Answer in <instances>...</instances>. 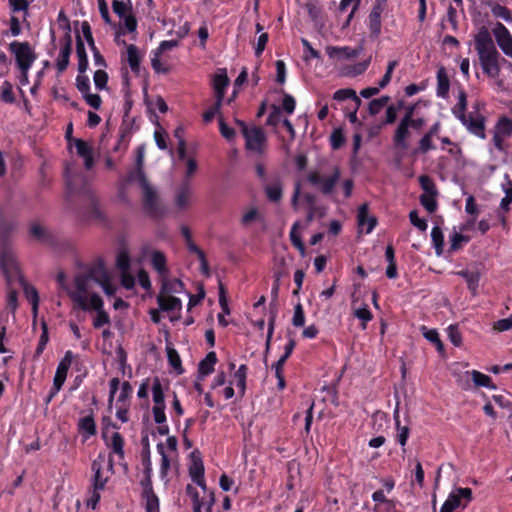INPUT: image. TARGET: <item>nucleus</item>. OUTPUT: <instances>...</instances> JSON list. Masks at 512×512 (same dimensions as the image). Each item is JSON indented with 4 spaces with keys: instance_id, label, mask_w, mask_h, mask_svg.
Masks as SVG:
<instances>
[{
    "instance_id": "nucleus-10",
    "label": "nucleus",
    "mask_w": 512,
    "mask_h": 512,
    "mask_svg": "<svg viewBox=\"0 0 512 512\" xmlns=\"http://www.w3.org/2000/svg\"><path fill=\"white\" fill-rule=\"evenodd\" d=\"M492 33L499 48L503 53L512 58V35L509 30L500 22L492 28Z\"/></svg>"
},
{
    "instance_id": "nucleus-1",
    "label": "nucleus",
    "mask_w": 512,
    "mask_h": 512,
    "mask_svg": "<svg viewBox=\"0 0 512 512\" xmlns=\"http://www.w3.org/2000/svg\"><path fill=\"white\" fill-rule=\"evenodd\" d=\"M286 81V64L283 60L276 61L275 83L280 87L271 88L264 99L269 106V115L265 125L278 133V127L282 125L288 130V93L282 86Z\"/></svg>"
},
{
    "instance_id": "nucleus-45",
    "label": "nucleus",
    "mask_w": 512,
    "mask_h": 512,
    "mask_svg": "<svg viewBox=\"0 0 512 512\" xmlns=\"http://www.w3.org/2000/svg\"><path fill=\"white\" fill-rule=\"evenodd\" d=\"M125 181L126 183L138 182L140 187L148 183L146 175L143 171V167L137 166L131 171H129Z\"/></svg>"
},
{
    "instance_id": "nucleus-15",
    "label": "nucleus",
    "mask_w": 512,
    "mask_h": 512,
    "mask_svg": "<svg viewBox=\"0 0 512 512\" xmlns=\"http://www.w3.org/2000/svg\"><path fill=\"white\" fill-rule=\"evenodd\" d=\"M229 84L230 79L227 75V70L225 68L218 69L212 79L215 100L223 102Z\"/></svg>"
},
{
    "instance_id": "nucleus-51",
    "label": "nucleus",
    "mask_w": 512,
    "mask_h": 512,
    "mask_svg": "<svg viewBox=\"0 0 512 512\" xmlns=\"http://www.w3.org/2000/svg\"><path fill=\"white\" fill-rule=\"evenodd\" d=\"M41 328H42V333L40 335V339H39L38 345L35 350V354H34L35 358L41 356V354L45 350L46 345L49 341L48 327H47L46 322H44V321L42 322Z\"/></svg>"
},
{
    "instance_id": "nucleus-3",
    "label": "nucleus",
    "mask_w": 512,
    "mask_h": 512,
    "mask_svg": "<svg viewBox=\"0 0 512 512\" xmlns=\"http://www.w3.org/2000/svg\"><path fill=\"white\" fill-rule=\"evenodd\" d=\"M10 51L15 55V60L21 74L27 77L28 71L36 60V55L28 42L14 41L9 46Z\"/></svg>"
},
{
    "instance_id": "nucleus-11",
    "label": "nucleus",
    "mask_w": 512,
    "mask_h": 512,
    "mask_svg": "<svg viewBox=\"0 0 512 512\" xmlns=\"http://www.w3.org/2000/svg\"><path fill=\"white\" fill-rule=\"evenodd\" d=\"M243 136L248 150L260 152L266 142V136L261 127L252 126L248 131H245Z\"/></svg>"
},
{
    "instance_id": "nucleus-26",
    "label": "nucleus",
    "mask_w": 512,
    "mask_h": 512,
    "mask_svg": "<svg viewBox=\"0 0 512 512\" xmlns=\"http://www.w3.org/2000/svg\"><path fill=\"white\" fill-rule=\"evenodd\" d=\"M76 55L78 58V71L80 74H83L86 72L89 62L85 45L79 32L76 33Z\"/></svg>"
},
{
    "instance_id": "nucleus-54",
    "label": "nucleus",
    "mask_w": 512,
    "mask_h": 512,
    "mask_svg": "<svg viewBox=\"0 0 512 512\" xmlns=\"http://www.w3.org/2000/svg\"><path fill=\"white\" fill-rule=\"evenodd\" d=\"M437 194H422L420 196L421 205L429 212L433 213L437 209Z\"/></svg>"
},
{
    "instance_id": "nucleus-43",
    "label": "nucleus",
    "mask_w": 512,
    "mask_h": 512,
    "mask_svg": "<svg viewBox=\"0 0 512 512\" xmlns=\"http://www.w3.org/2000/svg\"><path fill=\"white\" fill-rule=\"evenodd\" d=\"M142 444V465L144 467V470L153 471L152 469V462L150 458V445H149V438L148 435H145L141 439Z\"/></svg>"
},
{
    "instance_id": "nucleus-62",
    "label": "nucleus",
    "mask_w": 512,
    "mask_h": 512,
    "mask_svg": "<svg viewBox=\"0 0 512 512\" xmlns=\"http://www.w3.org/2000/svg\"><path fill=\"white\" fill-rule=\"evenodd\" d=\"M108 74L105 70L99 69L94 72V84L98 90L106 89L108 83Z\"/></svg>"
},
{
    "instance_id": "nucleus-34",
    "label": "nucleus",
    "mask_w": 512,
    "mask_h": 512,
    "mask_svg": "<svg viewBox=\"0 0 512 512\" xmlns=\"http://www.w3.org/2000/svg\"><path fill=\"white\" fill-rule=\"evenodd\" d=\"M248 367L245 364L239 366V368L234 372L233 380L231 384H235L238 388L241 396L245 394L246 390V378H247Z\"/></svg>"
},
{
    "instance_id": "nucleus-21",
    "label": "nucleus",
    "mask_w": 512,
    "mask_h": 512,
    "mask_svg": "<svg viewBox=\"0 0 512 512\" xmlns=\"http://www.w3.org/2000/svg\"><path fill=\"white\" fill-rule=\"evenodd\" d=\"M384 10L380 1L375 3L372 11L369 14V27L371 34L378 37L381 33V14Z\"/></svg>"
},
{
    "instance_id": "nucleus-56",
    "label": "nucleus",
    "mask_w": 512,
    "mask_h": 512,
    "mask_svg": "<svg viewBox=\"0 0 512 512\" xmlns=\"http://www.w3.org/2000/svg\"><path fill=\"white\" fill-rule=\"evenodd\" d=\"M419 183L423 190V194H438L435 183L428 175H421Z\"/></svg>"
},
{
    "instance_id": "nucleus-55",
    "label": "nucleus",
    "mask_w": 512,
    "mask_h": 512,
    "mask_svg": "<svg viewBox=\"0 0 512 512\" xmlns=\"http://www.w3.org/2000/svg\"><path fill=\"white\" fill-rule=\"evenodd\" d=\"M390 97L389 96H382L378 99H374L369 103V113L371 115L378 114L389 102Z\"/></svg>"
},
{
    "instance_id": "nucleus-2",
    "label": "nucleus",
    "mask_w": 512,
    "mask_h": 512,
    "mask_svg": "<svg viewBox=\"0 0 512 512\" xmlns=\"http://www.w3.org/2000/svg\"><path fill=\"white\" fill-rule=\"evenodd\" d=\"M341 172L339 167L333 166L325 175H321L318 171H311L307 176L310 184L315 186L323 195H331L340 180Z\"/></svg>"
},
{
    "instance_id": "nucleus-47",
    "label": "nucleus",
    "mask_w": 512,
    "mask_h": 512,
    "mask_svg": "<svg viewBox=\"0 0 512 512\" xmlns=\"http://www.w3.org/2000/svg\"><path fill=\"white\" fill-rule=\"evenodd\" d=\"M431 238L433 245L436 250V254L439 256L443 252V246H444V237L442 230L439 226H434L431 231Z\"/></svg>"
},
{
    "instance_id": "nucleus-9",
    "label": "nucleus",
    "mask_w": 512,
    "mask_h": 512,
    "mask_svg": "<svg viewBox=\"0 0 512 512\" xmlns=\"http://www.w3.org/2000/svg\"><path fill=\"white\" fill-rule=\"evenodd\" d=\"M60 42L61 48L58 58L56 60V68L59 73H63L70 63V55L72 53L73 40L69 29L65 32Z\"/></svg>"
},
{
    "instance_id": "nucleus-53",
    "label": "nucleus",
    "mask_w": 512,
    "mask_h": 512,
    "mask_svg": "<svg viewBox=\"0 0 512 512\" xmlns=\"http://www.w3.org/2000/svg\"><path fill=\"white\" fill-rule=\"evenodd\" d=\"M359 4H360V0H341L340 5H339L340 12L346 11L347 8L352 5V10L347 17L344 27L349 25L351 19L354 16L355 11L358 9Z\"/></svg>"
},
{
    "instance_id": "nucleus-8",
    "label": "nucleus",
    "mask_w": 512,
    "mask_h": 512,
    "mask_svg": "<svg viewBox=\"0 0 512 512\" xmlns=\"http://www.w3.org/2000/svg\"><path fill=\"white\" fill-rule=\"evenodd\" d=\"M141 190L143 194V208L146 213L152 217L160 216L162 211L159 206L158 195L155 189L148 182L141 186Z\"/></svg>"
},
{
    "instance_id": "nucleus-5",
    "label": "nucleus",
    "mask_w": 512,
    "mask_h": 512,
    "mask_svg": "<svg viewBox=\"0 0 512 512\" xmlns=\"http://www.w3.org/2000/svg\"><path fill=\"white\" fill-rule=\"evenodd\" d=\"M89 278L85 274H78L74 278L75 291L69 293V297L80 309L83 311L89 310L88 305V290Z\"/></svg>"
},
{
    "instance_id": "nucleus-42",
    "label": "nucleus",
    "mask_w": 512,
    "mask_h": 512,
    "mask_svg": "<svg viewBox=\"0 0 512 512\" xmlns=\"http://www.w3.org/2000/svg\"><path fill=\"white\" fill-rule=\"evenodd\" d=\"M167 357L169 365L175 370L177 374H183L184 369L182 367V362L179 353L174 349L167 347Z\"/></svg>"
},
{
    "instance_id": "nucleus-33",
    "label": "nucleus",
    "mask_w": 512,
    "mask_h": 512,
    "mask_svg": "<svg viewBox=\"0 0 512 512\" xmlns=\"http://www.w3.org/2000/svg\"><path fill=\"white\" fill-rule=\"evenodd\" d=\"M461 499L465 500V506L472 499V490L470 488H458L455 493L450 494L447 498L455 509L461 505Z\"/></svg>"
},
{
    "instance_id": "nucleus-29",
    "label": "nucleus",
    "mask_w": 512,
    "mask_h": 512,
    "mask_svg": "<svg viewBox=\"0 0 512 512\" xmlns=\"http://www.w3.org/2000/svg\"><path fill=\"white\" fill-rule=\"evenodd\" d=\"M18 282L23 287L24 294H25L27 300L32 305V311H33L34 315H36L37 311H38V305H39V295H38L37 289L35 287L29 285L23 277L20 278V280H18Z\"/></svg>"
},
{
    "instance_id": "nucleus-14",
    "label": "nucleus",
    "mask_w": 512,
    "mask_h": 512,
    "mask_svg": "<svg viewBox=\"0 0 512 512\" xmlns=\"http://www.w3.org/2000/svg\"><path fill=\"white\" fill-rule=\"evenodd\" d=\"M83 194L87 201L84 211L85 216L90 220L103 221L105 216L99 207V202L95 194L88 188L84 189Z\"/></svg>"
},
{
    "instance_id": "nucleus-24",
    "label": "nucleus",
    "mask_w": 512,
    "mask_h": 512,
    "mask_svg": "<svg viewBox=\"0 0 512 512\" xmlns=\"http://www.w3.org/2000/svg\"><path fill=\"white\" fill-rule=\"evenodd\" d=\"M157 303L160 310L165 312L181 310L182 302L178 297L160 294L157 296Z\"/></svg>"
},
{
    "instance_id": "nucleus-37",
    "label": "nucleus",
    "mask_w": 512,
    "mask_h": 512,
    "mask_svg": "<svg viewBox=\"0 0 512 512\" xmlns=\"http://www.w3.org/2000/svg\"><path fill=\"white\" fill-rule=\"evenodd\" d=\"M152 397L154 406L153 407H166L165 396L162 388V384L158 377L153 379L152 383Z\"/></svg>"
},
{
    "instance_id": "nucleus-31",
    "label": "nucleus",
    "mask_w": 512,
    "mask_h": 512,
    "mask_svg": "<svg viewBox=\"0 0 512 512\" xmlns=\"http://www.w3.org/2000/svg\"><path fill=\"white\" fill-rule=\"evenodd\" d=\"M30 234L33 238L42 243L49 245H52L54 243V236L50 232L46 231V229L38 223H34L31 225Z\"/></svg>"
},
{
    "instance_id": "nucleus-48",
    "label": "nucleus",
    "mask_w": 512,
    "mask_h": 512,
    "mask_svg": "<svg viewBox=\"0 0 512 512\" xmlns=\"http://www.w3.org/2000/svg\"><path fill=\"white\" fill-rule=\"evenodd\" d=\"M7 286L6 310H9L13 315H15L18 308V292L16 289L12 288L11 285Z\"/></svg>"
},
{
    "instance_id": "nucleus-4",
    "label": "nucleus",
    "mask_w": 512,
    "mask_h": 512,
    "mask_svg": "<svg viewBox=\"0 0 512 512\" xmlns=\"http://www.w3.org/2000/svg\"><path fill=\"white\" fill-rule=\"evenodd\" d=\"M0 264L7 285H12L13 282L23 277L20 274L16 257L9 245H3L0 248Z\"/></svg>"
},
{
    "instance_id": "nucleus-44",
    "label": "nucleus",
    "mask_w": 512,
    "mask_h": 512,
    "mask_svg": "<svg viewBox=\"0 0 512 512\" xmlns=\"http://www.w3.org/2000/svg\"><path fill=\"white\" fill-rule=\"evenodd\" d=\"M333 99L338 101L352 99L357 106H360L362 103L361 99L356 95L355 90L350 88L337 90L333 95Z\"/></svg>"
},
{
    "instance_id": "nucleus-46",
    "label": "nucleus",
    "mask_w": 512,
    "mask_h": 512,
    "mask_svg": "<svg viewBox=\"0 0 512 512\" xmlns=\"http://www.w3.org/2000/svg\"><path fill=\"white\" fill-rule=\"evenodd\" d=\"M15 225L11 221L4 219L0 220V245H9L8 240L11 232L14 230Z\"/></svg>"
},
{
    "instance_id": "nucleus-32",
    "label": "nucleus",
    "mask_w": 512,
    "mask_h": 512,
    "mask_svg": "<svg viewBox=\"0 0 512 512\" xmlns=\"http://www.w3.org/2000/svg\"><path fill=\"white\" fill-rule=\"evenodd\" d=\"M190 197L191 187L189 181L186 180L183 183H181L180 187L177 190L175 198L176 205L181 209L186 208L189 204Z\"/></svg>"
},
{
    "instance_id": "nucleus-28",
    "label": "nucleus",
    "mask_w": 512,
    "mask_h": 512,
    "mask_svg": "<svg viewBox=\"0 0 512 512\" xmlns=\"http://www.w3.org/2000/svg\"><path fill=\"white\" fill-rule=\"evenodd\" d=\"M85 275L89 278V280H93L98 284L102 283L109 277L105 265L101 261L93 264L88 269L87 273H85Z\"/></svg>"
},
{
    "instance_id": "nucleus-6",
    "label": "nucleus",
    "mask_w": 512,
    "mask_h": 512,
    "mask_svg": "<svg viewBox=\"0 0 512 512\" xmlns=\"http://www.w3.org/2000/svg\"><path fill=\"white\" fill-rule=\"evenodd\" d=\"M274 253V283L272 286L271 293L272 295H276L279 289V282L281 277L286 276V247L285 245H274L273 247Z\"/></svg>"
},
{
    "instance_id": "nucleus-12",
    "label": "nucleus",
    "mask_w": 512,
    "mask_h": 512,
    "mask_svg": "<svg viewBox=\"0 0 512 512\" xmlns=\"http://www.w3.org/2000/svg\"><path fill=\"white\" fill-rule=\"evenodd\" d=\"M471 375L472 381L477 387H487L490 389H496V386L492 384V380L489 376L477 371H467L464 374L465 379H459L458 384L465 390L470 388L469 376Z\"/></svg>"
},
{
    "instance_id": "nucleus-22",
    "label": "nucleus",
    "mask_w": 512,
    "mask_h": 512,
    "mask_svg": "<svg viewBox=\"0 0 512 512\" xmlns=\"http://www.w3.org/2000/svg\"><path fill=\"white\" fill-rule=\"evenodd\" d=\"M217 363V356L214 351L209 352L198 365V380H203L206 376L214 371V366Z\"/></svg>"
},
{
    "instance_id": "nucleus-38",
    "label": "nucleus",
    "mask_w": 512,
    "mask_h": 512,
    "mask_svg": "<svg viewBox=\"0 0 512 512\" xmlns=\"http://www.w3.org/2000/svg\"><path fill=\"white\" fill-rule=\"evenodd\" d=\"M152 267L163 277L168 273L166 257L160 251H154L151 258Z\"/></svg>"
},
{
    "instance_id": "nucleus-13",
    "label": "nucleus",
    "mask_w": 512,
    "mask_h": 512,
    "mask_svg": "<svg viewBox=\"0 0 512 512\" xmlns=\"http://www.w3.org/2000/svg\"><path fill=\"white\" fill-rule=\"evenodd\" d=\"M411 129L412 127L409 125L407 120L405 118H401L393 135V144L396 148L402 150L408 149Z\"/></svg>"
},
{
    "instance_id": "nucleus-64",
    "label": "nucleus",
    "mask_w": 512,
    "mask_h": 512,
    "mask_svg": "<svg viewBox=\"0 0 512 512\" xmlns=\"http://www.w3.org/2000/svg\"><path fill=\"white\" fill-rule=\"evenodd\" d=\"M112 9L115 14H117L120 18H123L128 11H131V3L130 1L127 4L122 0H113Z\"/></svg>"
},
{
    "instance_id": "nucleus-59",
    "label": "nucleus",
    "mask_w": 512,
    "mask_h": 512,
    "mask_svg": "<svg viewBox=\"0 0 512 512\" xmlns=\"http://www.w3.org/2000/svg\"><path fill=\"white\" fill-rule=\"evenodd\" d=\"M435 149V146L432 143V137L427 135L426 133L422 136L419 141L418 148L413 151V154L422 153L425 154L430 150Z\"/></svg>"
},
{
    "instance_id": "nucleus-39",
    "label": "nucleus",
    "mask_w": 512,
    "mask_h": 512,
    "mask_svg": "<svg viewBox=\"0 0 512 512\" xmlns=\"http://www.w3.org/2000/svg\"><path fill=\"white\" fill-rule=\"evenodd\" d=\"M184 283L180 279L163 280L160 294L181 293L184 290Z\"/></svg>"
},
{
    "instance_id": "nucleus-25",
    "label": "nucleus",
    "mask_w": 512,
    "mask_h": 512,
    "mask_svg": "<svg viewBox=\"0 0 512 512\" xmlns=\"http://www.w3.org/2000/svg\"><path fill=\"white\" fill-rule=\"evenodd\" d=\"M283 349H284V352H283L282 356L272 366V369L275 371V376L277 378V388L279 390H283L286 387L285 376L283 374V367H284L285 361L288 359V344H286L283 347Z\"/></svg>"
},
{
    "instance_id": "nucleus-23",
    "label": "nucleus",
    "mask_w": 512,
    "mask_h": 512,
    "mask_svg": "<svg viewBox=\"0 0 512 512\" xmlns=\"http://www.w3.org/2000/svg\"><path fill=\"white\" fill-rule=\"evenodd\" d=\"M467 129L473 133L474 135L484 139L485 136V124H484V117L481 115H477L476 117L466 116L465 121H461Z\"/></svg>"
},
{
    "instance_id": "nucleus-50",
    "label": "nucleus",
    "mask_w": 512,
    "mask_h": 512,
    "mask_svg": "<svg viewBox=\"0 0 512 512\" xmlns=\"http://www.w3.org/2000/svg\"><path fill=\"white\" fill-rule=\"evenodd\" d=\"M394 419L398 430V442L401 446H405L409 437V428L407 426H400L399 411L398 408L394 411Z\"/></svg>"
},
{
    "instance_id": "nucleus-19",
    "label": "nucleus",
    "mask_w": 512,
    "mask_h": 512,
    "mask_svg": "<svg viewBox=\"0 0 512 512\" xmlns=\"http://www.w3.org/2000/svg\"><path fill=\"white\" fill-rule=\"evenodd\" d=\"M500 56H484L479 57V62L482 67V70L489 77L496 78L500 74V65H499Z\"/></svg>"
},
{
    "instance_id": "nucleus-30",
    "label": "nucleus",
    "mask_w": 512,
    "mask_h": 512,
    "mask_svg": "<svg viewBox=\"0 0 512 512\" xmlns=\"http://www.w3.org/2000/svg\"><path fill=\"white\" fill-rule=\"evenodd\" d=\"M127 61L131 71L135 75H139L141 56L139 54L138 47L134 44H129L127 46Z\"/></svg>"
},
{
    "instance_id": "nucleus-58",
    "label": "nucleus",
    "mask_w": 512,
    "mask_h": 512,
    "mask_svg": "<svg viewBox=\"0 0 512 512\" xmlns=\"http://www.w3.org/2000/svg\"><path fill=\"white\" fill-rule=\"evenodd\" d=\"M67 368H64V366H57L54 379H53V386H55V390H61L63 384L65 383V380L67 378L68 373Z\"/></svg>"
},
{
    "instance_id": "nucleus-49",
    "label": "nucleus",
    "mask_w": 512,
    "mask_h": 512,
    "mask_svg": "<svg viewBox=\"0 0 512 512\" xmlns=\"http://www.w3.org/2000/svg\"><path fill=\"white\" fill-rule=\"evenodd\" d=\"M0 99L8 104L15 102L16 98L13 93V86L9 81H4L0 87Z\"/></svg>"
},
{
    "instance_id": "nucleus-57",
    "label": "nucleus",
    "mask_w": 512,
    "mask_h": 512,
    "mask_svg": "<svg viewBox=\"0 0 512 512\" xmlns=\"http://www.w3.org/2000/svg\"><path fill=\"white\" fill-rule=\"evenodd\" d=\"M145 500V512H160L159 498L155 493L142 496Z\"/></svg>"
},
{
    "instance_id": "nucleus-27",
    "label": "nucleus",
    "mask_w": 512,
    "mask_h": 512,
    "mask_svg": "<svg viewBox=\"0 0 512 512\" xmlns=\"http://www.w3.org/2000/svg\"><path fill=\"white\" fill-rule=\"evenodd\" d=\"M450 88V81L445 67L441 66L437 71V96L447 98Z\"/></svg>"
},
{
    "instance_id": "nucleus-20",
    "label": "nucleus",
    "mask_w": 512,
    "mask_h": 512,
    "mask_svg": "<svg viewBox=\"0 0 512 512\" xmlns=\"http://www.w3.org/2000/svg\"><path fill=\"white\" fill-rule=\"evenodd\" d=\"M74 144L78 156L84 159L86 169H91L94 165L93 151L89 144L82 139H74Z\"/></svg>"
},
{
    "instance_id": "nucleus-18",
    "label": "nucleus",
    "mask_w": 512,
    "mask_h": 512,
    "mask_svg": "<svg viewBox=\"0 0 512 512\" xmlns=\"http://www.w3.org/2000/svg\"><path fill=\"white\" fill-rule=\"evenodd\" d=\"M357 219L359 228L361 230L365 229L367 234L374 229L377 223V219L374 216H369L368 205L366 203L358 208Z\"/></svg>"
},
{
    "instance_id": "nucleus-36",
    "label": "nucleus",
    "mask_w": 512,
    "mask_h": 512,
    "mask_svg": "<svg viewBox=\"0 0 512 512\" xmlns=\"http://www.w3.org/2000/svg\"><path fill=\"white\" fill-rule=\"evenodd\" d=\"M457 274L465 279L468 289L471 291V293L474 296L477 295V289H478L479 280H480L479 272L462 270V271L458 272Z\"/></svg>"
},
{
    "instance_id": "nucleus-63",
    "label": "nucleus",
    "mask_w": 512,
    "mask_h": 512,
    "mask_svg": "<svg viewBox=\"0 0 512 512\" xmlns=\"http://www.w3.org/2000/svg\"><path fill=\"white\" fill-rule=\"evenodd\" d=\"M144 476L140 481L142 487V496L155 493L152 486V471L144 470Z\"/></svg>"
},
{
    "instance_id": "nucleus-40",
    "label": "nucleus",
    "mask_w": 512,
    "mask_h": 512,
    "mask_svg": "<svg viewBox=\"0 0 512 512\" xmlns=\"http://www.w3.org/2000/svg\"><path fill=\"white\" fill-rule=\"evenodd\" d=\"M78 427L81 432L86 433L87 438L96 434V424L92 415L80 418Z\"/></svg>"
},
{
    "instance_id": "nucleus-52",
    "label": "nucleus",
    "mask_w": 512,
    "mask_h": 512,
    "mask_svg": "<svg viewBox=\"0 0 512 512\" xmlns=\"http://www.w3.org/2000/svg\"><path fill=\"white\" fill-rule=\"evenodd\" d=\"M491 12L496 18H501L506 22H512V12L505 6L495 3L491 7Z\"/></svg>"
},
{
    "instance_id": "nucleus-41",
    "label": "nucleus",
    "mask_w": 512,
    "mask_h": 512,
    "mask_svg": "<svg viewBox=\"0 0 512 512\" xmlns=\"http://www.w3.org/2000/svg\"><path fill=\"white\" fill-rule=\"evenodd\" d=\"M467 107V96L464 90L459 91L458 95V103L453 108L454 115L460 120L465 121L466 120V111Z\"/></svg>"
},
{
    "instance_id": "nucleus-7",
    "label": "nucleus",
    "mask_w": 512,
    "mask_h": 512,
    "mask_svg": "<svg viewBox=\"0 0 512 512\" xmlns=\"http://www.w3.org/2000/svg\"><path fill=\"white\" fill-rule=\"evenodd\" d=\"M475 50L478 58L484 56H500L490 32L485 27H482L475 35Z\"/></svg>"
},
{
    "instance_id": "nucleus-16",
    "label": "nucleus",
    "mask_w": 512,
    "mask_h": 512,
    "mask_svg": "<svg viewBox=\"0 0 512 512\" xmlns=\"http://www.w3.org/2000/svg\"><path fill=\"white\" fill-rule=\"evenodd\" d=\"M105 462V455L99 453L96 459L91 464L93 475V488L96 490H103L108 481V476L103 475V467Z\"/></svg>"
},
{
    "instance_id": "nucleus-60",
    "label": "nucleus",
    "mask_w": 512,
    "mask_h": 512,
    "mask_svg": "<svg viewBox=\"0 0 512 512\" xmlns=\"http://www.w3.org/2000/svg\"><path fill=\"white\" fill-rule=\"evenodd\" d=\"M423 336L430 342L434 343L438 351L443 350V344L439 338V334L434 329H427L425 326L422 327Z\"/></svg>"
},
{
    "instance_id": "nucleus-17",
    "label": "nucleus",
    "mask_w": 512,
    "mask_h": 512,
    "mask_svg": "<svg viewBox=\"0 0 512 512\" xmlns=\"http://www.w3.org/2000/svg\"><path fill=\"white\" fill-rule=\"evenodd\" d=\"M204 472V464L201 458H193L192 465L189 467V475L194 483L206 491L207 486L204 478Z\"/></svg>"
},
{
    "instance_id": "nucleus-61",
    "label": "nucleus",
    "mask_w": 512,
    "mask_h": 512,
    "mask_svg": "<svg viewBox=\"0 0 512 512\" xmlns=\"http://www.w3.org/2000/svg\"><path fill=\"white\" fill-rule=\"evenodd\" d=\"M495 129L499 131V133H502L504 136L512 135V119L501 117L498 120Z\"/></svg>"
},
{
    "instance_id": "nucleus-35",
    "label": "nucleus",
    "mask_w": 512,
    "mask_h": 512,
    "mask_svg": "<svg viewBox=\"0 0 512 512\" xmlns=\"http://www.w3.org/2000/svg\"><path fill=\"white\" fill-rule=\"evenodd\" d=\"M124 443V438L119 432H114L110 442L107 443V446L118 456L119 460H123L125 457Z\"/></svg>"
}]
</instances>
